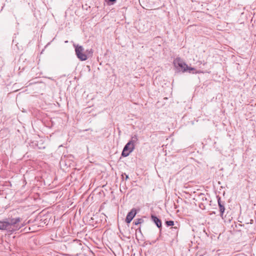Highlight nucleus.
<instances>
[{
	"mask_svg": "<svg viewBox=\"0 0 256 256\" xmlns=\"http://www.w3.org/2000/svg\"><path fill=\"white\" fill-rule=\"evenodd\" d=\"M151 219L152 221L156 224L158 228H162V222L160 220V219H159L157 216L154 215H152Z\"/></svg>",
	"mask_w": 256,
	"mask_h": 256,
	"instance_id": "obj_6",
	"label": "nucleus"
},
{
	"mask_svg": "<svg viewBox=\"0 0 256 256\" xmlns=\"http://www.w3.org/2000/svg\"><path fill=\"white\" fill-rule=\"evenodd\" d=\"M128 178H129V177H128V175H127L125 173H122V180H127L128 179Z\"/></svg>",
	"mask_w": 256,
	"mask_h": 256,
	"instance_id": "obj_12",
	"label": "nucleus"
},
{
	"mask_svg": "<svg viewBox=\"0 0 256 256\" xmlns=\"http://www.w3.org/2000/svg\"><path fill=\"white\" fill-rule=\"evenodd\" d=\"M22 219L20 218H15L10 219L8 222H6L8 224L6 226V229H8L13 226L12 228L14 230H18L20 228L22 224H19L18 223L21 221Z\"/></svg>",
	"mask_w": 256,
	"mask_h": 256,
	"instance_id": "obj_2",
	"label": "nucleus"
},
{
	"mask_svg": "<svg viewBox=\"0 0 256 256\" xmlns=\"http://www.w3.org/2000/svg\"><path fill=\"white\" fill-rule=\"evenodd\" d=\"M134 146L132 145V144H131V142H128L124 146V153L125 152V151L126 150H130V152H132L133 150L134 149Z\"/></svg>",
	"mask_w": 256,
	"mask_h": 256,
	"instance_id": "obj_8",
	"label": "nucleus"
},
{
	"mask_svg": "<svg viewBox=\"0 0 256 256\" xmlns=\"http://www.w3.org/2000/svg\"><path fill=\"white\" fill-rule=\"evenodd\" d=\"M166 224L167 226H172L174 224V222L172 220L166 221Z\"/></svg>",
	"mask_w": 256,
	"mask_h": 256,
	"instance_id": "obj_14",
	"label": "nucleus"
},
{
	"mask_svg": "<svg viewBox=\"0 0 256 256\" xmlns=\"http://www.w3.org/2000/svg\"><path fill=\"white\" fill-rule=\"evenodd\" d=\"M75 47V52L76 54L77 57L82 61L86 60H87L88 57L86 54L84 52V48L81 46L78 45H74Z\"/></svg>",
	"mask_w": 256,
	"mask_h": 256,
	"instance_id": "obj_3",
	"label": "nucleus"
},
{
	"mask_svg": "<svg viewBox=\"0 0 256 256\" xmlns=\"http://www.w3.org/2000/svg\"><path fill=\"white\" fill-rule=\"evenodd\" d=\"M130 152V150H126L125 151V152L124 154V150H123V151L122 152V155L124 156H128V154H130V152Z\"/></svg>",
	"mask_w": 256,
	"mask_h": 256,
	"instance_id": "obj_13",
	"label": "nucleus"
},
{
	"mask_svg": "<svg viewBox=\"0 0 256 256\" xmlns=\"http://www.w3.org/2000/svg\"><path fill=\"white\" fill-rule=\"evenodd\" d=\"M143 222H144L143 219H142V218H138V219L134 220V224L135 225H138L139 224H140L142 223Z\"/></svg>",
	"mask_w": 256,
	"mask_h": 256,
	"instance_id": "obj_10",
	"label": "nucleus"
},
{
	"mask_svg": "<svg viewBox=\"0 0 256 256\" xmlns=\"http://www.w3.org/2000/svg\"><path fill=\"white\" fill-rule=\"evenodd\" d=\"M171 228H172V229H174V230H177V228H176V226H174V227H172Z\"/></svg>",
	"mask_w": 256,
	"mask_h": 256,
	"instance_id": "obj_15",
	"label": "nucleus"
},
{
	"mask_svg": "<svg viewBox=\"0 0 256 256\" xmlns=\"http://www.w3.org/2000/svg\"><path fill=\"white\" fill-rule=\"evenodd\" d=\"M70 161H60V166L61 168L66 170L70 164Z\"/></svg>",
	"mask_w": 256,
	"mask_h": 256,
	"instance_id": "obj_7",
	"label": "nucleus"
},
{
	"mask_svg": "<svg viewBox=\"0 0 256 256\" xmlns=\"http://www.w3.org/2000/svg\"><path fill=\"white\" fill-rule=\"evenodd\" d=\"M202 256V255H201V256Z\"/></svg>",
	"mask_w": 256,
	"mask_h": 256,
	"instance_id": "obj_17",
	"label": "nucleus"
},
{
	"mask_svg": "<svg viewBox=\"0 0 256 256\" xmlns=\"http://www.w3.org/2000/svg\"><path fill=\"white\" fill-rule=\"evenodd\" d=\"M136 214V211L134 208H132L127 214L126 222L129 224L131 222Z\"/></svg>",
	"mask_w": 256,
	"mask_h": 256,
	"instance_id": "obj_4",
	"label": "nucleus"
},
{
	"mask_svg": "<svg viewBox=\"0 0 256 256\" xmlns=\"http://www.w3.org/2000/svg\"><path fill=\"white\" fill-rule=\"evenodd\" d=\"M109 1H110L111 2H114L116 1V0H109Z\"/></svg>",
	"mask_w": 256,
	"mask_h": 256,
	"instance_id": "obj_16",
	"label": "nucleus"
},
{
	"mask_svg": "<svg viewBox=\"0 0 256 256\" xmlns=\"http://www.w3.org/2000/svg\"><path fill=\"white\" fill-rule=\"evenodd\" d=\"M218 205L220 212V216L222 218H223V214L225 210L224 202H222L220 198L218 200Z\"/></svg>",
	"mask_w": 256,
	"mask_h": 256,
	"instance_id": "obj_5",
	"label": "nucleus"
},
{
	"mask_svg": "<svg viewBox=\"0 0 256 256\" xmlns=\"http://www.w3.org/2000/svg\"><path fill=\"white\" fill-rule=\"evenodd\" d=\"M174 64L176 68H182L183 72L188 70L189 72L192 74H196V70L194 68L189 67L180 58H176L174 60Z\"/></svg>",
	"mask_w": 256,
	"mask_h": 256,
	"instance_id": "obj_1",
	"label": "nucleus"
},
{
	"mask_svg": "<svg viewBox=\"0 0 256 256\" xmlns=\"http://www.w3.org/2000/svg\"><path fill=\"white\" fill-rule=\"evenodd\" d=\"M8 224L6 223V222L0 221V230H6Z\"/></svg>",
	"mask_w": 256,
	"mask_h": 256,
	"instance_id": "obj_9",
	"label": "nucleus"
},
{
	"mask_svg": "<svg viewBox=\"0 0 256 256\" xmlns=\"http://www.w3.org/2000/svg\"><path fill=\"white\" fill-rule=\"evenodd\" d=\"M138 140V138L136 135H134L132 138L131 140H130L128 142H131L132 145L134 146V143Z\"/></svg>",
	"mask_w": 256,
	"mask_h": 256,
	"instance_id": "obj_11",
	"label": "nucleus"
}]
</instances>
